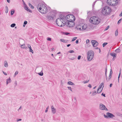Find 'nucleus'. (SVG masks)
Segmentation results:
<instances>
[{
	"mask_svg": "<svg viewBox=\"0 0 122 122\" xmlns=\"http://www.w3.org/2000/svg\"><path fill=\"white\" fill-rule=\"evenodd\" d=\"M89 42V40L88 39H87L86 41V43L87 44Z\"/></svg>",
	"mask_w": 122,
	"mask_h": 122,
	"instance_id": "603ef678",
	"label": "nucleus"
},
{
	"mask_svg": "<svg viewBox=\"0 0 122 122\" xmlns=\"http://www.w3.org/2000/svg\"><path fill=\"white\" fill-rule=\"evenodd\" d=\"M38 74L39 75L41 76H42L43 75V72H41L40 73H38Z\"/></svg>",
	"mask_w": 122,
	"mask_h": 122,
	"instance_id": "4c0bfd02",
	"label": "nucleus"
},
{
	"mask_svg": "<svg viewBox=\"0 0 122 122\" xmlns=\"http://www.w3.org/2000/svg\"><path fill=\"white\" fill-rule=\"evenodd\" d=\"M69 22L68 23V26L70 27H72L75 25V23L74 21H69Z\"/></svg>",
	"mask_w": 122,
	"mask_h": 122,
	"instance_id": "f8f14e48",
	"label": "nucleus"
},
{
	"mask_svg": "<svg viewBox=\"0 0 122 122\" xmlns=\"http://www.w3.org/2000/svg\"><path fill=\"white\" fill-rule=\"evenodd\" d=\"M65 16L64 15H62L61 17L57 18L56 20V23L57 25L60 26H62L64 25V22L65 20Z\"/></svg>",
	"mask_w": 122,
	"mask_h": 122,
	"instance_id": "f03ea898",
	"label": "nucleus"
},
{
	"mask_svg": "<svg viewBox=\"0 0 122 122\" xmlns=\"http://www.w3.org/2000/svg\"><path fill=\"white\" fill-rule=\"evenodd\" d=\"M7 2L9 3H10V0H7Z\"/></svg>",
	"mask_w": 122,
	"mask_h": 122,
	"instance_id": "0e129e2a",
	"label": "nucleus"
},
{
	"mask_svg": "<svg viewBox=\"0 0 122 122\" xmlns=\"http://www.w3.org/2000/svg\"><path fill=\"white\" fill-rule=\"evenodd\" d=\"M105 73H107V67L105 68Z\"/></svg>",
	"mask_w": 122,
	"mask_h": 122,
	"instance_id": "052dcab7",
	"label": "nucleus"
},
{
	"mask_svg": "<svg viewBox=\"0 0 122 122\" xmlns=\"http://www.w3.org/2000/svg\"><path fill=\"white\" fill-rule=\"evenodd\" d=\"M104 86V83H101L100 85H99V87L98 88V90H99V89H103V88Z\"/></svg>",
	"mask_w": 122,
	"mask_h": 122,
	"instance_id": "f3484780",
	"label": "nucleus"
},
{
	"mask_svg": "<svg viewBox=\"0 0 122 122\" xmlns=\"http://www.w3.org/2000/svg\"><path fill=\"white\" fill-rule=\"evenodd\" d=\"M88 60L91 61L93 58L94 55V52L92 50L88 51L87 53Z\"/></svg>",
	"mask_w": 122,
	"mask_h": 122,
	"instance_id": "39448f33",
	"label": "nucleus"
},
{
	"mask_svg": "<svg viewBox=\"0 0 122 122\" xmlns=\"http://www.w3.org/2000/svg\"><path fill=\"white\" fill-rule=\"evenodd\" d=\"M112 11L111 8L108 6H106L101 9V13L104 16L110 15Z\"/></svg>",
	"mask_w": 122,
	"mask_h": 122,
	"instance_id": "f257e3e1",
	"label": "nucleus"
},
{
	"mask_svg": "<svg viewBox=\"0 0 122 122\" xmlns=\"http://www.w3.org/2000/svg\"><path fill=\"white\" fill-rule=\"evenodd\" d=\"M21 46L22 48H23V49H26L27 48L26 47H25V45L24 44H22V45H21Z\"/></svg>",
	"mask_w": 122,
	"mask_h": 122,
	"instance_id": "b1692460",
	"label": "nucleus"
},
{
	"mask_svg": "<svg viewBox=\"0 0 122 122\" xmlns=\"http://www.w3.org/2000/svg\"><path fill=\"white\" fill-rule=\"evenodd\" d=\"M51 38L49 37H48L47 38V40L48 41H51Z\"/></svg>",
	"mask_w": 122,
	"mask_h": 122,
	"instance_id": "09e8293b",
	"label": "nucleus"
},
{
	"mask_svg": "<svg viewBox=\"0 0 122 122\" xmlns=\"http://www.w3.org/2000/svg\"><path fill=\"white\" fill-rule=\"evenodd\" d=\"M11 81L10 77L6 79V84L7 85L8 83H10Z\"/></svg>",
	"mask_w": 122,
	"mask_h": 122,
	"instance_id": "6ab92c4d",
	"label": "nucleus"
},
{
	"mask_svg": "<svg viewBox=\"0 0 122 122\" xmlns=\"http://www.w3.org/2000/svg\"><path fill=\"white\" fill-rule=\"evenodd\" d=\"M14 12H15V10L13 9L12 10H11V13H10L11 15H13L14 13Z\"/></svg>",
	"mask_w": 122,
	"mask_h": 122,
	"instance_id": "a878e982",
	"label": "nucleus"
},
{
	"mask_svg": "<svg viewBox=\"0 0 122 122\" xmlns=\"http://www.w3.org/2000/svg\"><path fill=\"white\" fill-rule=\"evenodd\" d=\"M68 84L72 85H74V83L70 81L68 82Z\"/></svg>",
	"mask_w": 122,
	"mask_h": 122,
	"instance_id": "cd10ccee",
	"label": "nucleus"
},
{
	"mask_svg": "<svg viewBox=\"0 0 122 122\" xmlns=\"http://www.w3.org/2000/svg\"><path fill=\"white\" fill-rule=\"evenodd\" d=\"M122 19H120L118 22V24H119L121 22V21Z\"/></svg>",
	"mask_w": 122,
	"mask_h": 122,
	"instance_id": "49530a36",
	"label": "nucleus"
},
{
	"mask_svg": "<svg viewBox=\"0 0 122 122\" xmlns=\"http://www.w3.org/2000/svg\"><path fill=\"white\" fill-rule=\"evenodd\" d=\"M69 52L70 53H73L74 52V51L73 50H70L69 51Z\"/></svg>",
	"mask_w": 122,
	"mask_h": 122,
	"instance_id": "79ce46f5",
	"label": "nucleus"
},
{
	"mask_svg": "<svg viewBox=\"0 0 122 122\" xmlns=\"http://www.w3.org/2000/svg\"><path fill=\"white\" fill-rule=\"evenodd\" d=\"M49 106H48L47 107V108H46V110H45V112H47V111H48V109L49 108Z\"/></svg>",
	"mask_w": 122,
	"mask_h": 122,
	"instance_id": "58836bf2",
	"label": "nucleus"
},
{
	"mask_svg": "<svg viewBox=\"0 0 122 122\" xmlns=\"http://www.w3.org/2000/svg\"><path fill=\"white\" fill-rule=\"evenodd\" d=\"M78 40H77L76 41V44H78Z\"/></svg>",
	"mask_w": 122,
	"mask_h": 122,
	"instance_id": "e2e57ef3",
	"label": "nucleus"
},
{
	"mask_svg": "<svg viewBox=\"0 0 122 122\" xmlns=\"http://www.w3.org/2000/svg\"><path fill=\"white\" fill-rule=\"evenodd\" d=\"M97 94V92L95 91H94L92 92V96H94Z\"/></svg>",
	"mask_w": 122,
	"mask_h": 122,
	"instance_id": "4be33fe9",
	"label": "nucleus"
},
{
	"mask_svg": "<svg viewBox=\"0 0 122 122\" xmlns=\"http://www.w3.org/2000/svg\"><path fill=\"white\" fill-rule=\"evenodd\" d=\"M18 71H16L15 74V76H16L18 73Z\"/></svg>",
	"mask_w": 122,
	"mask_h": 122,
	"instance_id": "37998d69",
	"label": "nucleus"
},
{
	"mask_svg": "<svg viewBox=\"0 0 122 122\" xmlns=\"http://www.w3.org/2000/svg\"><path fill=\"white\" fill-rule=\"evenodd\" d=\"M6 10H5V13H8V7L7 6H6L5 7Z\"/></svg>",
	"mask_w": 122,
	"mask_h": 122,
	"instance_id": "c756f323",
	"label": "nucleus"
},
{
	"mask_svg": "<svg viewBox=\"0 0 122 122\" xmlns=\"http://www.w3.org/2000/svg\"><path fill=\"white\" fill-rule=\"evenodd\" d=\"M65 19L68 21H74L75 20V18L73 15L69 14L65 17Z\"/></svg>",
	"mask_w": 122,
	"mask_h": 122,
	"instance_id": "20e7f679",
	"label": "nucleus"
},
{
	"mask_svg": "<svg viewBox=\"0 0 122 122\" xmlns=\"http://www.w3.org/2000/svg\"><path fill=\"white\" fill-rule=\"evenodd\" d=\"M90 20L92 24L95 25H97L100 23L101 20L98 17L93 16L90 18Z\"/></svg>",
	"mask_w": 122,
	"mask_h": 122,
	"instance_id": "7ed1b4c3",
	"label": "nucleus"
},
{
	"mask_svg": "<svg viewBox=\"0 0 122 122\" xmlns=\"http://www.w3.org/2000/svg\"><path fill=\"white\" fill-rule=\"evenodd\" d=\"M101 95H102V96H104V97H106L105 94H103V93H102V94Z\"/></svg>",
	"mask_w": 122,
	"mask_h": 122,
	"instance_id": "4d7b16f0",
	"label": "nucleus"
},
{
	"mask_svg": "<svg viewBox=\"0 0 122 122\" xmlns=\"http://www.w3.org/2000/svg\"><path fill=\"white\" fill-rule=\"evenodd\" d=\"M109 26H107V27L105 29V30H107L109 28Z\"/></svg>",
	"mask_w": 122,
	"mask_h": 122,
	"instance_id": "ea45409f",
	"label": "nucleus"
},
{
	"mask_svg": "<svg viewBox=\"0 0 122 122\" xmlns=\"http://www.w3.org/2000/svg\"><path fill=\"white\" fill-rule=\"evenodd\" d=\"M81 26L82 27V30H85L87 27V25L83 23L82 24V25Z\"/></svg>",
	"mask_w": 122,
	"mask_h": 122,
	"instance_id": "dca6fc26",
	"label": "nucleus"
},
{
	"mask_svg": "<svg viewBox=\"0 0 122 122\" xmlns=\"http://www.w3.org/2000/svg\"><path fill=\"white\" fill-rule=\"evenodd\" d=\"M112 70L111 69L110 71V74L109 75H112Z\"/></svg>",
	"mask_w": 122,
	"mask_h": 122,
	"instance_id": "5fc2aeb1",
	"label": "nucleus"
},
{
	"mask_svg": "<svg viewBox=\"0 0 122 122\" xmlns=\"http://www.w3.org/2000/svg\"><path fill=\"white\" fill-rule=\"evenodd\" d=\"M77 38L76 37H74L72 39V41H75V40H76V39Z\"/></svg>",
	"mask_w": 122,
	"mask_h": 122,
	"instance_id": "f704fd0d",
	"label": "nucleus"
},
{
	"mask_svg": "<svg viewBox=\"0 0 122 122\" xmlns=\"http://www.w3.org/2000/svg\"><path fill=\"white\" fill-rule=\"evenodd\" d=\"M60 40L62 42H66V41L65 40L63 39H61Z\"/></svg>",
	"mask_w": 122,
	"mask_h": 122,
	"instance_id": "e433bc0d",
	"label": "nucleus"
},
{
	"mask_svg": "<svg viewBox=\"0 0 122 122\" xmlns=\"http://www.w3.org/2000/svg\"><path fill=\"white\" fill-rule=\"evenodd\" d=\"M107 44V43L105 42L103 44L102 46L103 47H104Z\"/></svg>",
	"mask_w": 122,
	"mask_h": 122,
	"instance_id": "473e14b6",
	"label": "nucleus"
},
{
	"mask_svg": "<svg viewBox=\"0 0 122 122\" xmlns=\"http://www.w3.org/2000/svg\"><path fill=\"white\" fill-rule=\"evenodd\" d=\"M76 58V57H72L71 58H70V60H74L75 59V58Z\"/></svg>",
	"mask_w": 122,
	"mask_h": 122,
	"instance_id": "a18cd8bd",
	"label": "nucleus"
},
{
	"mask_svg": "<svg viewBox=\"0 0 122 122\" xmlns=\"http://www.w3.org/2000/svg\"><path fill=\"white\" fill-rule=\"evenodd\" d=\"M119 15L120 16H122V13L119 14Z\"/></svg>",
	"mask_w": 122,
	"mask_h": 122,
	"instance_id": "338daca9",
	"label": "nucleus"
},
{
	"mask_svg": "<svg viewBox=\"0 0 122 122\" xmlns=\"http://www.w3.org/2000/svg\"><path fill=\"white\" fill-rule=\"evenodd\" d=\"M4 66L5 67H7L8 66V65L7 62L6 61L4 62Z\"/></svg>",
	"mask_w": 122,
	"mask_h": 122,
	"instance_id": "412c9836",
	"label": "nucleus"
},
{
	"mask_svg": "<svg viewBox=\"0 0 122 122\" xmlns=\"http://www.w3.org/2000/svg\"><path fill=\"white\" fill-rule=\"evenodd\" d=\"M106 114L107 115H106L105 114L104 115V117L106 118H108V117L112 118L115 117L114 115L112 114L109 112H107Z\"/></svg>",
	"mask_w": 122,
	"mask_h": 122,
	"instance_id": "9d476101",
	"label": "nucleus"
},
{
	"mask_svg": "<svg viewBox=\"0 0 122 122\" xmlns=\"http://www.w3.org/2000/svg\"><path fill=\"white\" fill-rule=\"evenodd\" d=\"M112 83L111 84H110V87H111L112 86Z\"/></svg>",
	"mask_w": 122,
	"mask_h": 122,
	"instance_id": "774afa93",
	"label": "nucleus"
},
{
	"mask_svg": "<svg viewBox=\"0 0 122 122\" xmlns=\"http://www.w3.org/2000/svg\"><path fill=\"white\" fill-rule=\"evenodd\" d=\"M70 33L68 32H66L64 34L66 35H67L69 34Z\"/></svg>",
	"mask_w": 122,
	"mask_h": 122,
	"instance_id": "6e6d98bb",
	"label": "nucleus"
},
{
	"mask_svg": "<svg viewBox=\"0 0 122 122\" xmlns=\"http://www.w3.org/2000/svg\"><path fill=\"white\" fill-rule=\"evenodd\" d=\"M27 21H24V25H25L27 23Z\"/></svg>",
	"mask_w": 122,
	"mask_h": 122,
	"instance_id": "3c124183",
	"label": "nucleus"
},
{
	"mask_svg": "<svg viewBox=\"0 0 122 122\" xmlns=\"http://www.w3.org/2000/svg\"><path fill=\"white\" fill-rule=\"evenodd\" d=\"M88 86L90 88H91L92 87V86L91 84H89Z\"/></svg>",
	"mask_w": 122,
	"mask_h": 122,
	"instance_id": "bf43d9fd",
	"label": "nucleus"
},
{
	"mask_svg": "<svg viewBox=\"0 0 122 122\" xmlns=\"http://www.w3.org/2000/svg\"><path fill=\"white\" fill-rule=\"evenodd\" d=\"M30 50L29 51L30 52H31L32 53H33V51L32 50L31 47L29 48Z\"/></svg>",
	"mask_w": 122,
	"mask_h": 122,
	"instance_id": "72a5a7b5",
	"label": "nucleus"
},
{
	"mask_svg": "<svg viewBox=\"0 0 122 122\" xmlns=\"http://www.w3.org/2000/svg\"><path fill=\"white\" fill-rule=\"evenodd\" d=\"M121 74H120V73H119L118 77V82H119V78Z\"/></svg>",
	"mask_w": 122,
	"mask_h": 122,
	"instance_id": "a19ab883",
	"label": "nucleus"
},
{
	"mask_svg": "<svg viewBox=\"0 0 122 122\" xmlns=\"http://www.w3.org/2000/svg\"><path fill=\"white\" fill-rule=\"evenodd\" d=\"M111 77H112V75H109V76L108 78V81H109L110 79L111 78Z\"/></svg>",
	"mask_w": 122,
	"mask_h": 122,
	"instance_id": "c9c22d12",
	"label": "nucleus"
},
{
	"mask_svg": "<svg viewBox=\"0 0 122 122\" xmlns=\"http://www.w3.org/2000/svg\"><path fill=\"white\" fill-rule=\"evenodd\" d=\"M51 110L53 114H55L56 112V109L53 106H51Z\"/></svg>",
	"mask_w": 122,
	"mask_h": 122,
	"instance_id": "2eb2a0df",
	"label": "nucleus"
},
{
	"mask_svg": "<svg viewBox=\"0 0 122 122\" xmlns=\"http://www.w3.org/2000/svg\"><path fill=\"white\" fill-rule=\"evenodd\" d=\"M99 108L100 109L102 110H105L108 111V109L106 107L105 105L102 103H100L99 105Z\"/></svg>",
	"mask_w": 122,
	"mask_h": 122,
	"instance_id": "9b49d317",
	"label": "nucleus"
},
{
	"mask_svg": "<svg viewBox=\"0 0 122 122\" xmlns=\"http://www.w3.org/2000/svg\"><path fill=\"white\" fill-rule=\"evenodd\" d=\"M110 55L112 56H113V57H116V54L115 53H110Z\"/></svg>",
	"mask_w": 122,
	"mask_h": 122,
	"instance_id": "aec40b11",
	"label": "nucleus"
},
{
	"mask_svg": "<svg viewBox=\"0 0 122 122\" xmlns=\"http://www.w3.org/2000/svg\"><path fill=\"white\" fill-rule=\"evenodd\" d=\"M115 35L116 36H117L118 35V32L117 30L116 31L115 33Z\"/></svg>",
	"mask_w": 122,
	"mask_h": 122,
	"instance_id": "2f4dec72",
	"label": "nucleus"
},
{
	"mask_svg": "<svg viewBox=\"0 0 122 122\" xmlns=\"http://www.w3.org/2000/svg\"><path fill=\"white\" fill-rule=\"evenodd\" d=\"M15 25V24L13 23L11 24L10 25V26L12 27H14Z\"/></svg>",
	"mask_w": 122,
	"mask_h": 122,
	"instance_id": "7c9ffc66",
	"label": "nucleus"
},
{
	"mask_svg": "<svg viewBox=\"0 0 122 122\" xmlns=\"http://www.w3.org/2000/svg\"><path fill=\"white\" fill-rule=\"evenodd\" d=\"M120 51V50L118 48L115 50V52L117 53H118Z\"/></svg>",
	"mask_w": 122,
	"mask_h": 122,
	"instance_id": "bb28decb",
	"label": "nucleus"
},
{
	"mask_svg": "<svg viewBox=\"0 0 122 122\" xmlns=\"http://www.w3.org/2000/svg\"><path fill=\"white\" fill-rule=\"evenodd\" d=\"M91 42L93 46L96 47L98 45V43L95 41L92 40L91 41Z\"/></svg>",
	"mask_w": 122,
	"mask_h": 122,
	"instance_id": "ddd939ff",
	"label": "nucleus"
},
{
	"mask_svg": "<svg viewBox=\"0 0 122 122\" xmlns=\"http://www.w3.org/2000/svg\"><path fill=\"white\" fill-rule=\"evenodd\" d=\"M29 7L31 9H33L34 8V7L30 3H29Z\"/></svg>",
	"mask_w": 122,
	"mask_h": 122,
	"instance_id": "5701e85b",
	"label": "nucleus"
},
{
	"mask_svg": "<svg viewBox=\"0 0 122 122\" xmlns=\"http://www.w3.org/2000/svg\"><path fill=\"white\" fill-rule=\"evenodd\" d=\"M102 89H99V90H98V89L97 92V93H100L102 91Z\"/></svg>",
	"mask_w": 122,
	"mask_h": 122,
	"instance_id": "393cba45",
	"label": "nucleus"
},
{
	"mask_svg": "<svg viewBox=\"0 0 122 122\" xmlns=\"http://www.w3.org/2000/svg\"><path fill=\"white\" fill-rule=\"evenodd\" d=\"M46 6V5L44 3H40L39 4L37 7V8L38 10L40 11L41 10H42V8L45 7Z\"/></svg>",
	"mask_w": 122,
	"mask_h": 122,
	"instance_id": "6e6552de",
	"label": "nucleus"
},
{
	"mask_svg": "<svg viewBox=\"0 0 122 122\" xmlns=\"http://www.w3.org/2000/svg\"><path fill=\"white\" fill-rule=\"evenodd\" d=\"M69 90H70L71 91H72V90L71 88L70 87H68Z\"/></svg>",
	"mask_w": 122,
	"mask_h": 122,
	"instance_id": "8fccbe9b",
	"label": "nucleus"
},
{
	"mask_svg": "<svg viewBox=\"0 0 122 122\" xmlns=\"http://www.w3.org/2000/svg\"><path fill=\"white\" fill-rule=\"evenodd\" d=\"M49 7H47V5L45 7L43 8L40 11V12L43 14H45L47 13L48 10L50 9Z\"/></svg>",
	"mask_w": 122,
	"mask_h": 122,
	"instance_id": "1a4fd4ad",
	"label": "nucleus"
},
{
	"mask_svg": "<svg viewBox=\"0 0 122 122\" xmlns=\"http://www.w3.org/2000/svg\"><path fill=\"white\" fill-rule=\"evenodd\" d=\"M105 74L106 81H107V82L108 81V78L107 76V73H105Z\"/></svg>",
	"mask_w": 122,
	"mask_h": 122,
	"instance_id": "c85d7f7f",
	"label": "nucleus"
},
{
	"mask_svg": "<svg viewBox=\"0 0 122 122\" xmlns=\"http://www.w3.org/2000/svg\"><path fill=\"white\" fill-rule=\"evenodd\" d=\"M117 3V0H107V4L110 5L115 6Z\"/></svg>",
	"mask_w": 122,
	"mask_h": 122,
	"instance_id": "0eeeda50",
	"label": "nucleus"
},
{
	"mask_svg": "<svg viewBox=\"0 0 122 122\" xmlns=\"http://www.w3.org/2000/svg\"><path fill=\"white\" fill-rule=\"evenodd\" d=\"M3 73L5 75H7V74L4 71H3Z\"/></svg>",
	"mask_w": 122,
	"mask_h": 122,
	"instance_id": "680f3d73",
	"label": "nucleus"
},
{
	"mask_svg": "<svg viewBox=\"0 0 122 122\" xmlns=\"http://www.w3.org/2000/svg\"><path fill=\"white\" fill-rule=\"evenodd\" d=\"M82 24L81 23L78 25H77L76 27V29L78 30H82V27L81 26L82 25Z\"/></svg>",
	"mask_w": 122,
	"mask_h": 122,
	"instance_id": "4468645a",
	"label": "nucleus"
},
{
	"mask_svg": "<svg viewBox=\"0 0 122 122\" xmlns=\"http://www.w3.org/2000/svg\"><path fill=\"white\" fill-rule=\"evenodd\" d=\"M81 56H78V57H77V59L78 60H80L81 58Z\"/></svg>",
	"mask_w": 122,
	"mask_h": 122,
	"instance_id": "864d4df0",
	"label": "nucleus"
},
{
	"mask_svg": "<svg viewBox=\"0 0 122 122\" xmlns=\"http://www.w3.org/2000/svg\"><path fill=\"white\" fill-rule=\"evenodd\" d=\"M89 81V80H88V81H83V83L84 84H85L86 83H87Z\"/></svg>",
	"mask_w": 122,
	"mask_h": 122,
	"instance_id": "c03bdc74",
	"label": "nucleus"
},
{
	"mask_svg": "<svg viewBox=\"0 0 122 122\" xmlns=\"http://www.w3.org/2000/svg\"><path fill=\"white\" fill-rule=\"evenodd\" d=\"M97 0H96V1H94L93 4V5H92V7H93H93H94V5H95V3H96V2L97 1Z\"/></svg>",
	"mask_w": 122,
	"mask_h": 122,
	"instance_id": "de8ad7c7",
	"label": "nucleus"
},
{
	"mask_svg": "<svg viewBox=\"0 0 122 122\" xmlns=\"http://www.w3.org/2000/svg\"><path fill=\"white\" fill-rule=\"evenodd\" d=\"M27 46H28V48H30L31 47V46L30 45H29V44H28L27 45Z\"/></svg>",
	"mask_w": 122,
	"mask_h": 122,
	"instance_id": "13d9d810",
	"label": "nucleus"
},
{
	"mask_svg": "<svg viewBox=\"0 0 122 122\" xmlns=\"http://www.w3.org/2000/svg\"><path fill=\"white\" fill-rule=\"evenodd\" d=\"M55 12H51L50 15H47L46 17L47 19L48 20H53L54 17L56 16V13Z\"/></svg>",
	"mask_w": 122,
	"mask_h": 122,
	"instance_id": "423d86ee",
	"label": "nucleus"
},
{
	"mask_svg": "<svg viewBox=\"0 0 122 122\" xmlns=\"http://www.w3.org/2000/svg\"><path fill=\"white\" fill-rule=\"evenodd\" d=\"M24 8L25 9L28 11H29L30 12H31L32 10H30L29 9H28V7L26 5H25Z\"/></svg>",
	"mask_w": 122,
	"mask_h": 122,
	"instance_id": "a211bd4d",
	"label": "nucleus"
},
{
	"mask_svg": "<svg viewBox=\"0 0 122 122\" xmlns=\"http://www.w3.org/2000/svg\"><path fill=\"white\" fill-rule=\"evenodd\" d=\"M21 119H19L17 120V122L19 121H21Z\"/></svg>",
	"mask_w": 122,
	"mask_h": 122,
	"instance_id": "69168bd1",
	"label": "nucleus"
}]
</instances>
